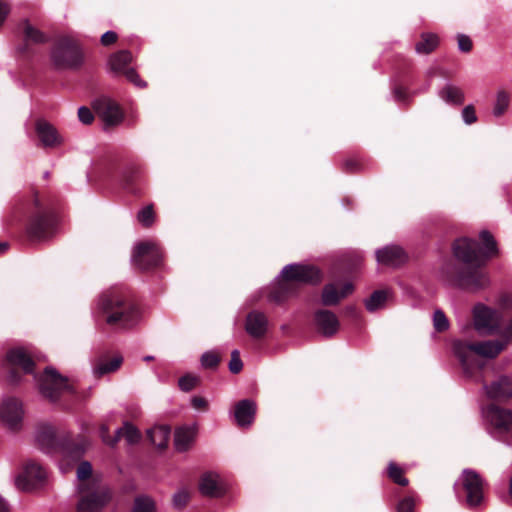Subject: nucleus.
I'll return each mask as SVG.
<instances>
[{"mask_svg": "<svg viewBox=\"0 0 512 512\" xmlns=\"http://www.w3.org/2000/svg\"><path fill=\"white\" fill-rule=\"evenodd\" d=\"M452 252L455 263L447 264L443 272L453 285L470 291L489 286L490 280L485 270L486 255L481 252L477 240L458 238L452 244Z\"/></svg>", "mask_w": 512, "mask_h": 512, "instance_id": "nucleus-1", "label": "nucleus"}, {"mask_svg": "<svg viewBox=\"0 0 512 512\" xmlns=\"http://www.w3.org/2000/svg\"><path fill=\"white\" fill-rule=\"evenodd\" d=\"M15 217H20L26 235L31 241H45L52 238L58 225L55 199L48 193L32 190L14 208Z\"/></svg>", "mask_w": 512, "mask_h": 512, "instance_id": "nucleus-2", "label": "nucleus"}, {"mask_svg": "<svg viewBox=\"0 0 512 512\" xmlns=\"http://www.w3.org/2000/svg\"><path fill=\"white\" fill-rule=\"evenodd\" d=\"M97 315L113 330H130L139 324L142 312L128 288L111 287L98 297Z\"/></svg>", "mask_w": 512, "mask_h": 512, "instance_id": "nucleus-3", "label": "nucleus"}, {"mask_svg": "<svg viewBox=\"0 0 512 512\" xmlns=\"http://www.w3.org/2000/svg\"><path fill=\"white\" fill-rule=\"evenodd\" d=\"M494 334H499L501 340L469 342L458 339L453 342V352L467 376L472 377L484 368L485 362L482 358L497 357L507 344L512 342V319L504 326V317L502 316L501 328Z\"/></svg>", "mask_w": 512, "mask_h": 512, "instance_id": "nucleus-4", "label": "nucleus"}, {"mask_svg": "<svg viewBox=\"0 0 512 512\" xmlns=\"http://www.w3.org/2000/svg\"><path fill=\"white\" fill-rule=\"evenodd\" d=\"M37 443L46 452H60L66 459L79 461L86 450L87 441L83 435L69 432L56 433L49 425H42L37 432Z\"/></svg>", "mask_w": 512, "mask_h": 512, "instance_id": "nucleus-5", "label": "nucleus"}, {"mask_svg": "<svg viewBox=\"0 0 512 512\" xmlns=\"http://www.w3.org/2000/svg\"><path fill=\"white\" fill-rule=\"evenodd\" d=\"M322 275L319 269L310 265L291 264L284 267L282 280L270 292V301L281 304L297 293L298 287L303 284H317Z\"/></svg>", "mask_w": 512, "mask_h": 512, "instance_id": "nucleus-6", "label": "nucleus"}, {"mask_svg": "<svg viewBox=\"0 0 512 512\" xmlns=\"http://www.w3.org/2000/svg\"><path fill=\"white\" fill-rule=\"evenodd\" d=\"M50 58L52 65L58 70H76L84 61L78 42L68 36H61L54 41Z\"/></svg>", "mask_w": 512, "mask_h": 512, "instance_id": "nucleus-7", "label": "nucleus"}, {"mask_svg": "<svg viewBox=\"0 0 512 512\" xmlns=\"http://www.w3.org/2000/svg\"><path fill=\"white\" fill-rule=\"evenodd\" d=\"M76 512H102L112 499L111 490L100 483H83L78 486Z\"/></svg>", "mask_w": 512, "mask_h": 512, "instance_id": "nucleus-8", "label": "nucleus"}, {"mask_svg": "<svg viewBox=\"0 0 512 512\" xmlns=\"http://www.w3.org/2000/svg\"><path fill=\"white\" fill-rule=\"evenodd\" d=\"M38 384L42 396L52 402H56L64 394H74V388L68 383L67 378L52 368L45 369L38 379Z\"/></svg>", "mask_w": 512, "mask_h": 512, "instance_id": "nucleus-9", "label": "nucleus"}, {"mask_svg": "<svg viewBox=\"0 0 512 512\" xmlns=\"http://www.w3.org/2000/svg\"><path fill=\"white\" fill-rule=\"evenodd\" d=\"M6 366L10 384L16 385L23 375L34 372L35 362L24 349L14 348L6 354Z\"/></svg>", "mask_w": 512, "mask_h": 512, "instance_id": "nucleus-10", "label": "nucleus"}, {"mask_svg": "<svg viewBox=\"0 0 512 512\" xmlns=\"http://www.w3.org/2000/svg\"><path fill=\"white\" fill-rule=\"evenodd\" d=\"M162 253L157 245L150 242L139 243L133 252V264L141 271H150L160 266Z\"/></svg>", "mask_w": 512, "mask_h": 512, "instance_id": "nucleus-11", "label": "nucleus"}, {"mask_svg": "<svg viewBox=\"0 0 512 512\" xmlns=\"http://www.w3.org/2000/svg\"><path fill=\"white\" fill-rule=\"evenodd\" d=\"M92 107L103 120L105 128L118 126L124 120V112L121 106L107 96L97 98Z\"/></svg>", "mask_w": 512, "mask_h": 512, "instance_id": "nucleus-12", "label": "nucleus"}, {"mask_svg": "<svg viewBox=\"0 0 512 512\" xmlns=\"http://www.w3.org/2000/svg\"><path fill=\"white\" fill-rule=\"evenodd\" d=\"M502 313L484 304H477L473 309L474 327L478 331L494 334L501 328Z\"/></svg>", "mask_w": 512, "mask_h": 512, "instance_id": "nucleus-13", "label": "nucleus"}, {"mask_svg": "<svg viewBox=\"0 0 512 512\" xmlns=\"http://www.w3.org/2000/svg\"><path fill=\"white\" fill-rule=\"evenodd\" d=\"M132 61V54L128 50H120L113 55H111L109 59V65L111 70L116 74H121L126 77V79L133 83L135 86L139 88L146 87V82L143 81L135 69L129 67V64Z\"/></svg>", "mask_w": 512, "mask_h": 512, "instance_id": "nucleus-14", "label": "nucleus"}, {"mask_svg": "<svg viewBox=\"0 0 512 512\" xmlns=\"http://www.w3.org/2000/svg\"><path fill=\"white\" fill-rule=\"evenodd\" d=\"M46 478L45 469L33 460L25 463L23 472L18 475L16 485L19 489L30 491L41 485Z\"/></svg>", "mask_w": 512, "mask_h": 512, "instance_id": "nucleus-15", "label": "nucleus"}, {"mask_svg": "<svg viewBox=\"0 0 512 512\" xmlns=\"http://www.w3.org/2000/svg\"><path fill=\"white\" fill-rule=\"evenodd\" d=\"M462 485L467 493L468 505H479L483 500V479L480 474L475 470L465 469L462 473Z\"/></svg>", "mask_w": 512, "mask_h": 512, "instance_id": "nucleus-16", "label": "nucleus"}, {"mask_svg": "<svg viewBox=\"0 0 512 512\" xmlns=\"http://www.w3.org/2000/svg\"><path fill=\"white\" fill-rule=\"evenodd\" d=\"M120 183L127 192L135 196L141 195L143 176L140 165L135 162H127L120 171Z\"/></svg>", "mask_w": 512, "mask_h": 512, "instance_id": "nucleus-17", "label": "nucleus"}, {"mask_svg": "<svg viewBox=\"0 0 512 512\" xmlns=\"http://www.w3.org/2000/svg\"><path fill=\"white\" fill-rule=\"evenodd\" d=\"M35 133L38 139V146L45 149L57 148L63 143V138L58 130L45 119L35 121Z\"/></svg>", "mask_w": 512, "mask_h": 512, "instance_id": "nucleus-18", "label": "nucleus"}, {"mask_svg": "<svg viewBox=\"0 0 512 512\" xmlns=\"http://www.w3.org/2000/svg\"><path fill=\"white\" fill-rule=\"evenodd\" d=\"M23 417L21 402L13 397L5 399L0 407V418L11 429L17 430Z\"/></svg>", "mask_w": 512, "mask_h": 512, "instance_id": "nucleus-19", "label": "nucleus"}, {"mask_svg": "<svg viewBox=\"0 0 512 512\" xmlns=\"http://www.w3.org/2000/svg\"><path fill=\"white\" fill-rule=\"evenodd\" d=\"M314 325L320 334L330 338L338 332L340 322L332 311L319 309L314 313Z\"/></svg>", "mask_w": 512, "mask_h": 512, "instance_id": "nucleus-20", "label": "nucleus"}, {"mask_svg": "<svg viewBox=\"0 0 512 512\" xmlns=\"http://www.w3.org/2000/svg\"><path fill=\"white\" fill-rule=\"evenodd\" d=\"M23 32V43L19 47V52L24 56H30L33 51L31 44H41L47 42V36L40 30L33 27L28 20H24L21 23Z\"/></svg>", "mask_w": 512, "mask_h": 512, "instance_id": "nucleus-21", "label": "nucleus"}, {"mask_svg": "<svg viewBox=\"0 0 512 512\" xmlns=\"http://www.w3.org/2000/svg\"><path fill=\"white\" fill-rule=\"evenodd\" d=\"M487 418L498 430L508 432L512 429V411L496 404H490L487 408Z\"/></svg>", "mask_w": 512, "mask_h": 512, "instance_id": "nucleus-22", "label": "nucleus"}, {"mask_svg": "<svg viewBox=\"0 0 512 512\" xmlns=\"http://www.w3.org/2000/svg\"><path fill=\"white\" fill-rule=\"evenodd\" d=\"M354 290V286L352 283H345L341 290L338 291L336 285L333 283L326 284L323 288L321 300L324 306H335L342 299L346 298L350 295Z\"/></svg>", "mask_w": 512, "mask_h": 512, "instance_id": "nucleus-23", "label": "nucleus"}, {"mask_svg": "<svg viewBox=\"0 0 512 512\" xmlns=\"http://www.w3.org/2000/svg\"><path fill=\"white\" fill-rule=\"evenodd\" d=\"M376 259L383 265L400 266L407 260V255L401 247L391 245L378 249Z\"/></svg>", "mask_w": 512, "mask_h": 512, "instance_id": "nucleus-24", "label": "nucleus"}, {"mask_svg": "<svg viewBox=\"0 0 512 512\" xmlns=\"http://www.w3.org/2000/svg\"><path fill=\"white\" fill-rule=\"evenodd\" d=\"M488 397L496 400L512 398V378L507 375L500 376L489 386H485Z\"/></svg>", "mask_w": 512, "mask_h": 512, "instance_id": "nucleus-25", "label": "nucleus"}, {"mask_svg": "<svg viewBox=\"0 0 512 512\" xmlns=\"http://www.w3.org/2000/svg\"><path fill=\"white\" fill-rule=\"evenodd\" d=\"M199 491L203 496L217 498L224 494L219 477L212 472L204 473L199 480Z\"/></svg>", "mask_w": 512, "mask_h": 512, "instance_id": "nucleus-26", "label": "nucleus"}, {"mask_svg": "<svg viewBox=\"0 0 512 512\" xmlns=\"http://www.w3.org/2000/svg\"><path fill=\"white\" fill-rule=\"evenodd\" d=\"M268 320L258 311H252L247 315L245 329L253 338H262L267 331Z\"/></svg>", "mask_w": 512, "mask_h": 512, "instance_id": "nucleus-27", "label": "nucleus"}, {"mask_svg": "<svg viewBox=\"0 0 512 512\" xmlns=\"http://www.w3.org/2000/svg\"><path fill=\"white\" fill-rule=\"evenodd\" d=\"M256 413V405L250 399L240 400L235 405L234 416L238 426H250L254 420Z\"/></svg>", "mask_w": 512, "mask_h": 512, "instance_id": "nucleus-28", "label": "nucleus"}, {"mask_svg": "<svg viewBox=\"0 0 512 512\" xmlns=\"http://www.w3.org/2000/svg\"><path fill=\"white\" fill-rule=\"evenodd\" d=\"M195 438V431L190 427H180L176 429L174 435V445L177 451H187Z\"/></svg>", "mask_w": 512, "mask_h": 512, "instance_id": "nucleus-29", "label": "nucleus"}, {"mask_svg": "<svg viewBox=\"0 0 512 512\" xmlns=\"http://www.w3.org/2000/svg\"><path fill=\"white\" fill-rule=\"evenodd\" d=\"M170 435L171 429L166 425L153 427L147 432V437L151 443L160 449H165L167 447Z\"/></svg>", "mask_w": 512, "mask_h": 512, "instance_id": "nucleus-30", "label": "nucleus"}, {"mask_svg": "<svg viewBox=\"0 0 512 512\" xmlns=\"http://www.w3.org/2000/svg\"><path fill=\"white\" fill-rule=\"evenodd\" d=\"M122 438H125L129 444H135L140 441L141 434L134 425L129 422H125L124 426L116 431L111 443L117 444Z\"/></svg>", "mask_w": 512, "mask_h": 512, "instance_id": "nucleus-31", "label": "nucleus"}, {"mask_svg": "<svg viewBox=\"0 0 512 512\" xmlns=\"http://www.w3.org/2000/svg\"><path fill=\"white\" fill-rule=\"evenodd\" d=\"M439 45V37L433 33H422L420 40L415 44V50L419 54H430Z\"/></svg>", "mask_w": 512, "mask_h": 512, "instance_id": "nucleus-32", "label": "nucleus"}, {"mask_svg": "<svg viewBox=\"0 0 512 512\" xmlns=\"http://www.w3.org/2000/svg\"><path fill=\"white\" fill-rule=\"evenodd\" d=\"M439 96L448 104L451 105H462L465 100L464 93L462 89L454 85H446L444 86L440 92Z\"/></svg>", "mask_w": 512, "mask_h": 512, "instance_id": "nucleus-33", "label": "nucleus"}, {"mask_svg": "<svg viewBox=\"0 0 512 512\" xmlns=\"http://www.w3.org/2000/svg\"><path fill=\"white\" fill-rule=\"evenodd\" d=\"M123 362V358L121 356H116L110 361H104L103 359H98L94 363V374L96 377H101L105 374L111 373L119 369Z\"/></svg>", "mask_w": 512, "mask_h": 512, "instance_id": "nucleus-34", "label": "nucleus"}, {"mask_svg": "<svg viewBox=\"0 0 512 512\" xmlns=\"http://www.w3.org/2000/svg\"><path fill=\"white\" fill-rule=\"evenodd\" d=\"M479 237L484 246V249H481V252L486 255L487 262L489 258L498 255L497 242L495 241L493 235L487 230L481 231Z\"/></svg>", "mask_w": 512, "mask_h": 512, "instance_id": "nucleus-35", "label": "nucleus"}, {"mask_svg": "<svg viewBox=\"0 0 512 512\" xmlns=\"http://www.w3.org/2000/svg\"><path fill=\"white\" fill-rule=\"evenodd\" d=\"M387 300V293L384 290L374 291L365 301V307L369 312H375L384 306Z\"/></svg>", "mask_w": 512, "mask_h": 512, "instance_id": "nucleus-36", "label": "nucleus"}, {"mask_svg": "<svg viewBox=\"0 0 512 512\" xmlns=\"http://www.w3.org/2000/svg\"><path fill=\"white\" fill-rule=\"evenodd\" d=\"M387 474L394 483L400 486L405 487L409 484V480L404 476V470L394 462L389 463Z\"/></svg>", "mask_w": 512, "mask_h": 512, "instance_id": "nucleus-37", "label": "nucleus"}, {"mask_svg": "<svg viewBox=\"0 0 512 512\" xmlns=\"http://www.w3.org/2000/svg\"><path fill=\"white\" fill-rule=\"evenodd\" d=\"M137 219L143 227H151L155 221V212L153 204H149L143 209H141L137 214Z\"/></svg>", "mask_w": 512, "mask_h": 512, "instance_id": "nucleus-38", "label": "nucleus"}, {"mask_svg": "<svg viewBox=\"0 0 512 512\" xmlns=\"http://www.w3.org/2000/svg\"><path fill=\"white\" fill-rule=\"evenodd\" d=\"M510 96L505 90H500L497 93L496 103L493 109V114L496 117H500L505 113L509 106Z\"/></svg>", "mask_w": 512, "mask_h": 512, "instance_id": "nucleus-39", "label": "nucleus"}, {"mask_svg": "<svg viewBox=\"0 0 512 512\" xmlns=\"http://www.w3.org/2000/svg\"><path fill=\"white\" fill-rule=\"evenodd\" d=\"M201 382V378L192 374H185L178 380L179 388L184 392H189L196 388Z\"/></svg>", "mask_w": 512, "mask_h": 512, "instance_id": "nucleus-40", "label": "nucleus"}, {"mask_svg": "<svg viewBox=\"0 0 512 512\" xmlns=\"http://www.w3.org/2000/svg\"><path fill=\"white\" fill-rule=\"evenodd\" d=\"M221 362V356L215 351L205 352L201 356V364L205 369L215 370Z\"/></svg>", "mask_w": 512, "mask_h": 512, "instance_id": "nucleus-41", "label": "nucleus"}, {"mask_svg": "<svg viewBox=\"0 0 512 512\" xmlns=\"http://www.w3.org/2000/svg\"><path fill=\"white\" fill-rule=\"evenodd\" d=\"M132 512H156L154 502L145 496H139L134 501Z\"/></svg>", "mask_w": 512, "mask_h": 512, "instance_id": "nucleus-42", "label": "nucleus"}, {"mask_svg": "<svg viewBox=\"0 0 512 512\" xmlns=\"http://www.w3.org/2000/svg\"><path fill=\"white\" fill-rule=\"evenodd\" d=\"M91 474H92L91 464L87 461L81 462L77 468V477H78V480L80 481L79 484L97 483L96 481L90 479Z\"/></svg>", "mask_w": 512, "mask_h": 512, "instance_id": "nucleus-43", "label": "nucleus"}, {"mask_svg": "<svg viewBox=\"0 0 512 512\" xmlns=\"http://www.w3.org/2000/svg\"><path fill=\"white\" fill-rule=\"evenodd\" d=\"M433 325L437 332L441 333V332H445L446 330H448L449 321H448L445 313L442 310L437 309L434 312Z\"/></svg>", "mask_w": 512, "mask_h": 512, "instance_id": "nucleus-44", "label": "nucleus"}, {"mask_svg": "<svg viewBox=\"0 0 512 512\" xmlns=\"http://www.w3.org/2000/svg\"><path fill=\"white\" fill-rule=\"evenodd\" d=\"M243 368V363L240 358V353L238 350H233L231 352V359L229 362V370L233 374H238L241 372Z\"/></svg>", "mask_w": 512, "mask_h": 512, "instance_id": "nucleus-45", "label": "nucleus"}, {"mask_svg": "<svg viewBox=\"0 0 512 512\" xmlns=\"http://www.w3.org/2000/svg\"><path fill=\"white\" fill-rule=\"evenodd\" d=\"M397 512H415V499L412 496H406L399 501Z\"/></svg>", "mask_w": 512, "mask_h": 512, "instance_id": "nucleus-46", "label": "nucleus"}, {"mask_svg": "<svg viewBox=\"0 0 512 512\" xmlns=\"http://www.w3.org/2000/svg\"><path fill=\"white\" fill-rule=\"evenodd\" d=\"M458 48L461 52L469 53L473 49V42L469 36L465 34L457 35Z\"/></svg>", "mask_w": 512, "mask_h": 512, "instance_id": "nucleus-47", "label": "nucleus"}, {"mask_svg": "<svg viewBox=\"0 0 512 512\" xmlns=\"http://www.w3.org/2000/svg\"><path fill=\"white\" fill-rule=\"evenodd\" d=\"M361 167H362V163L357 158H347L343 162V170L346 173H356V172L360 171Z\"/></svg>", "mask_w": 512, "mask_h": 512, "instance_id": "nucleus-48", "label": "nucleus"}, {"mask_svg": "<svg viewBox=\"0 0 512 512\" xmlns=\"http://www.w3.org/2000/svg\"><path fill=\"white\" fill-rule=\"evenodd\" d=\"M462 117L466 124L471 125L477 121L475 107L467 105L462 111Z\"/></svg>", "mask_w": 512, "mask_h": 512, "instance_id": "nucleus-49", "label": "nucleus"}, {"mask_svg": "<svg viewBox=\"0 0 512 512\" xmlns=\"http://www.w3.org/2000/svg\"><path fill=\"white\" fill-rule=\"evenodd\" d=\"M78 118L83 124L89 125L93 122L94 115L88 107L82 106L78 109Z\"/></svg>", "mask_w": 512, "mask_h": 512, "instance_id": "nucleus-50", "label": "nucleus"}, {"mask_svg": "<svg viewBox=\"0 0 512 512\" xmlns=\"http://www.w3.org/2000/svg\"><path fill=\"white\" fill-rule=\"evenodd\" d=\"M393 95H394V98L399 102H403V103L409 102L410 96H409L406 88L401 85H396L394 87Z\"/></svg>", "mask_w": 512, "mask_h": 512, "instance_id": "nucleus-51", "label": "nucleus"}, {"mask_svg": "<svg viewBox=\"0 0 512 512\" xmlns=\"http://www.w3.org/2000/svg\"><path fill=\"white\" fill-rule=\"evenodd\" d=\"M193 408L199 411H206L208 409V402L201 396H194L191 400Z\"/></svg>", "mask_w": 512, "mask_h": 512, "instance_id": "nucleus-52", "label": "nucleus"}, {"mask_svg": "<svg viewBox=\"0 0 512 512\" xmlns=\"http://www.w3.org/2000/svg\"><path fill=\"white\" fill-rule=\"evenodd\" d=\"M117 34L114 31H107L101 37V44L103 46H110L117 41Z\"/></svg>", "mask_w": 512, "mask_h": 512, "instance_id": "nucleus-53", "label": "nucleus"}, {"mask_svg": "<svg viewBox=\"0 0 512 512\" xmlns=\"http://www.w3.org/2000/svg\"><path fill=\"white\" fill-rule=\"evenodd\" d=\"M189 500V494L186 491H181L175 494L173 501L174 505L177 507H182L187 504Z\"/></svg>", "mask_w": 512, "mask_h": 512, "instance_id": "nucleus-54", "label": "nucleus"}, {"mask_svg": "<svg viewBox=\"0 0 512 512\" xmlns=\"http://www.w3.org/2000/svg\"><path fill=\"white\" fill-rule=\"evenodd\" d=\"M100 437L103 440V442L106 443L107 445L111 447H114L116 445L111 443L113 437L109 435V428L106 424H102L100 426Z\"/></svg>", "mask_w": 512, "mask_h": 512, "instance_id": "nucleus-55", "label": "nucleus"}, {"mask_svg": "<svg viewBox=\"0 0 512 512\" xmlns=\"http://www.w3.org/2000/svg\"><path fill=\"white\" fill-rule=\"evenodd\" d=\"M10 12V8L7 3L0 2V26L4 23L6 17Z\"/></svg>", "mask_w": 512, "mask_h": 512, "instance_id": "nucleus-56", "label": "nucleus"}, {"mask_svg": "<svg viewBox=\"0 0 512 512\" xmlns=\"http://www.w3.org/2000/svg\"><path fill=\"white\" fill-rule=\"evenodd\" d=\"M0 512H10L9 505L1 496H0Z\"/></svg>", "mask_w": 512, "mask_h": 512, "instance_id": "nucleus-57", "label": "nucleus"}, {"mask_svg": "<svg viewBox=\"0 0 512 512\" xmlns=\"http://www.w3.org/2000/svg\"><path fill=\"white\" fill-rule=\"evenodd\" d=\"M509 305H510V299H509V297H508V296L503 297V298H502V306H503L504 308H508V307H509Z\"/></svg>", "mask_w": 512, "mask_h": 512, "instance_id": "nucleus-58", "label": "nucleus"}, {"mask_svg": "<svg viewBox=\"0 0 512 512\" xmlns=\"http://www.w3.org/2000/svg\"><path fill=\"white\" fill-rule=\"evenodd\" d=\"M8 243L7 242H0V253H3L8 249Z\"/></svg>", "mask_w": 512, "mask_h": 512, "instance_id": "nucleus-59", "label": "nucleus"}, {"mask_svg": "<svg viewBox=\"0 0 512 512\" xmlns=\"http://www.w3.org/2000/svg\"><path fill=\"white\" fill-rule=\"evenodd\" d=\"M509 492H510V495L512 497V476H511L510 484H509Z\"/></svg>", "mask_w": 512, "mask_h": 512, "instance_id": "nucleus-60", "label": "nucleus"}, {"mask_svg": "<svg viewBox=\"0 0 512 512\" xmlns=\"http://www.w3.org/2000/svg\"><path fill=\"white\" fill-rule=\"evenodd\" d=\"M153 359H154L153 356H146V357H144L145 361H152Z\"/></svg>", "mask_w": 512, "mask_h": 512, "instance_id": "nucleus-61", "label": "nucleus"}]
</instances>
